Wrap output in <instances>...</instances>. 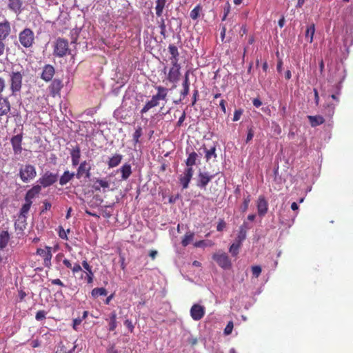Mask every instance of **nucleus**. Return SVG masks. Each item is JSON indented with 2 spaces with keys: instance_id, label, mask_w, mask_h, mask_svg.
Here are the masks:
<instances>
[{
  "instance_id": "59",
  "label": "nucleus",
  "mask_w": 353,
  "mask_h": 353,
  "mask_svg": "<svg viewBox=\"0 0 353 353\" xmlns=\"http://www.w3.org/2000/svg\"><path fill=\"white\" fill-rule=\"evenodd\" d=\"M340 94H341V92H340V86L339 85V86H338V91H337V92H336V94H332L331 95V97H332L334 100H335L337 103H339V96L340 95Z\"/></svg>"
},
{
  "instance_id": "30",
  "label": "nucleus",
  "mask_w": 353,
  "mask_h": 353,
  "mask_svg": "<svg viewBox=\"0 0 353 353\" xmlns=\"http://www.w3.org/2000/svg\"><path fill=\"white\" fill-rule=\"evenodd\" d=\"M307 118L312 127H316L325 122L324 118L321 116H308Z\"/></svg>"
},
{
  "instance_id": "7",
  "label": "nucleus",
  "mask_w": 353,
  "mask_h": 353,
  "mask_svg": "<svg viewBox=\"0 0 353 353\" xmlns=\"http://www.w3.org/2000/svg\"><path fill=\"white\" fill-rule=\"evenodd\" d=\"M36 253L43 259L44 266L46 268H50L51 266V259L52 257V248L50 246H46L44 249L38 248Z\"/></svg>"
},
{
  "instance_id": "15",
  "label": "nucleus",
  "mask_w": 353,
  "mask_h": 353,
  "mask_svg": "<svg viewBox=\"0 0 353 353\" xmlns=\"http://www.w3.org/2000/svg\"><path fill=\"white\" fill-rule=\"evenodd\" d=\"M256 207L258 214L260 216L263 217L267 214L268 210V203L263 196H260L259 197Z\"/></svg>"
},
{
  "instance_id": "12",
  "label": "nucleus",
  "mask_w": 353,
  "mask_h": 353,
  "mask_svg": "<svg viewBox=\"0 0 353 353\" xmlns=\"http://www.w3.org/2000/svg\"><path fill=\"white\" fill-rule=\"evenodd\" d=\"M63 87L62 81L59 79H54L48 86L50 94L52 97L60 96V92Z\"/></svg>"
},
{
  "instance_id": "58",
  "label": "nucleus",
  "mask_w": 353,
  "mask_h": 353,
  "mask_svg": "<svg viewBox=\"0 0 353 353\" xmlns=\"http://www.w3.org/2000/svg\"><path fill=\"white\" fill-rule=\"evenodd\" d=\"M226 101L224 99H221L219 102V106L222 110V112L225 114L226 113Z\"/></svg>"
},
{
  "instance_id": "41",
  "label": "nucleus",
  "mask_w": 353,
  "mask_h": 353,
  "mask_svg": "<svg viewBox=\"0 0 353 353\" xmlns=\"http://www.w3.org/2000/svg\"><path fill=\"white\" fill-rule=\"evenodd\" d=\"M82 266L86 270L87 275H94L92 267L90 265V264L88 263L86 260L82 261Z\"/></svg>"
},
{
  "instance_id": "44",
  "label": "nucleus",
  "mask_w": 353,
  "mask_h": 353,
  "mask_svg": "<svg viewBox=\"0 0 353 353\" xmlns=\"http://www.w3.org/2000/svg\"><path fill=\"white\" fill-rule=\"evenodd\" d=\"M261 268L259 265H254L252 267V272L255 278H258L261 273Z\"/></svg>"
},
{
  "instance_id": "18",
  "label": "nucleus",
  "mask_w": 353,
  "mask_h": 353,
  "mask_svg": "<svg viewBox=\"0 0 353 353\" xmlns=\"http://www.w3.org/2000/svg\"><path fill=\"white\" fill-rule=\"evenodd\" d=\"M72 165L75 167L79 164L81 158V149L78 145H76L70 152Z\"/></svg>"
},
{
  "instance_id": "33",
  "label": "nucleus",
  "mask_w": 353,
  "mask_h": 353,
  "mask_svg": "<svg viewBox=\"0 0 353 353\" xmlns=\"http://www.w3.org/2000/svg\"><path fill=\"white\" fill-rule=\"evenodd\" d=\"M247 224L246 223H243L240 227L239 230V233L237 234V238H239V241H244L247 236Z\"/></svg>"
},
{
  "instance_id": "19",
  "label": "nucleus",
  "mask_w": 353,
  "mask_h": 353,
  "mask_svg": "<svg viewBox=\"0 0 353 353\" xmlns=\"http://www.w3.org/2000/svg\"><path fill=\"white\" fill-rule=\"evenodd\" d=\"M10 103L7 97L0 96V116L7 115L10 111Z\"/></svg>"
},
{
  "instance_id": "49",
  "label": "nucleus",
  "mask_w": 353,
  "mask_h": 353,
  "mask_svg": "<svg viewBox=\"0 0 353 353\" xmlns=\"http://www.w3.org/2000/svg\"><path fill=\"white\" fill-rule=\"evenodd\" d=\"M59 236L60 238L63 239H68L66 231L63 229L62 226L59 227Z\"/></svg>"
},
{
  "instance_id": "56",
  "label": "nucleus",
  "mask_w": 353,
  "mask_h": 353,
  "mask_svg": "<svg viewBox=\"0 0 353 353\" xmlns=\"http://www.w3.org/2000/svg\"><path fill=\"white\" fill-rule=\"evenodd\" d=\"M50 281L52 285H57L61 287H65V285L59 279H52Z\"/></svg>"
},
{
  "instance_id": "34",
  "label": "nucleus",
  "mask_w": 353,
  "mask_h": 353,
  "mask_svg": "<svg viewBox=\"0 0 353 353\" xmlns=\"http://www.w3.org/2000/svg\"><path fill=\"white\" fill-rule=\"evenodd\" d=\"M194 234L192 232H188L184 235L181 244L183 247H186L188 245H189L194 239Z\"/></svg>"
},
{
  "instance_id": "47",
  "label": "nucleus",
  "mask_w": 353,
  "mask_h": 353,
  "mask_svg": "<svg viewBox=\"0 0 353 353\" xmlns=\"http://www.w3.org/2000/svg\"><path fill=\"white\" fill-rule=\"evenodd\" d=\"M46 312L44 310H39L37 312L35 319L37 321H42L46 319Z\"/></svg>"
},
{
  "instance_id": "36",
  "label": "nucleus",
  "mask_w": 353,
  "mask_h": 353,
  "mask_svg": "<svg viewBox=\"0 0 353 353\" xmlns=\"http://www.w3.org/2000/svg\"><path fill=\"white\" fill-rule=\"evenodd\" d=\"M202 10V7L199 4L196 6L193 10H191L190 16L192 19L196 20L199 18L200 12Z\"/></svg>"
},
{
  "instance_id": "43",
  "label": "nucleus",
  "mask_w": 353,
  "mask_h": 353,
  "mask_svg": "<svg viewBox=\"0 0 353 353\" xmlns=\"http://www.w3.org/2000/svg\"><path fill=\"white\" fill-rule=\"evenodd\" d=\"M239 249L240 248L232 243L229 248V252L232 254V256H236L239 253Z\"/></svg>"
},
{
  "instance_id": "13",
  "label": "nucleus",
  "mask_w": 353,
  "mask_h": 353,
  "mask_svg": "<svg viewBox=\"0 0 353 353\" xmlns=\"http://www.w3.org/2000/svg\"><path fill=\"white\" fill-rule=\"evenodd\" d=\"M214 175L210 174L208 172H200L198 174L197 186L200 188L205 189L208 183L212 179Z\"/></svg>"
},
{
  "instance_id": "35",
  "label": "nucleus",
  "mask_w": 353,
  "mask_h": 353,
  "mask_svg": "<svg viewBox=\"0 0 353 353\" xmlns=\"http://www.w3.org/2000/svg\"><path fill=\"white\" fill-rule=\"evenodd\" d=\"M108 292L104 288H95L91 292L92 296L94 298L99 296H106Z\"/></svg>"
},
{
  "instance_id": "32",
  "label": "nucleus",
  "mask_w": 353,
  "mask_h": 353,
  "mask_svg": "<svg viewBox=\"0 0 353 353\" xmlns=\"http://www.w3.org/2000/svg\"><path fill=\"white\" fill-rule=\"evenodd\" d=\"M315 32V25L312 23L310 26L307 28L305 37L306 39L311 43L313 41V37Z\"/></svg>"
},
{
  "instance_id": "14",
  "label": "nucleus",
  "mask_w": 353,
  "mask_h": 353,
  "mask_svg": "<svg viewBox=\"0 0 353 353\" xmlns=\"http://www.w3.org/2000/svg\"><path fill=\"white\" fill-rule=\"evenodd\" d=\"M55 74V69L50 64H46L44 65L41 74V78L44 80L46 82H48L52 80V78Z\"/></svg>"
},
{
  "instance_id": "6",
  "label": "nucleus",
  "mask_w": 353,
  "mask_h": 353,
  "mask_svg": "<svg viewBox=\"0 0 353 353\" xmlns=\"http://www.w3.org/2000/svg\"><path fill=\"white\" fill-rule=\"evenodd\" d=\"M212 259L223 269L227 270L232 267V263L229 256L222 251L214 253L212 255Z\"/></svg>"
},
{
  "instance_id": "63",
  "label": "nucleus",
  "mask_w": 353,
  "mask_h": 353,
  "mask_svg": "<svg viewBox=\"0 0 353 353\" xmlns=\"http://www.w3.org/2000/svg\"><path fill=\"white\" fill-rule=\"evenodd\" d=\"M171 60H172V68H179V70H180L181 69V65L178 63L179 59H171Z\"/></svg>"
},
{
  "instance_id": "60",
  "label": "nucleus",
  "mask_w": 353,
  "mask_h": 353,
  "mask_svg": "<svg viewBox=\"0 0 353 353\" xmlns=\"http://www.w3.org/2000/svg\"><path fill=\"white\" fill-rule=\"evenodd\" d=\"M252 103L253 105L255 106L256 108H259L262 105V102L259 98H254L252 100Z\"/></svg>"
},
{
  "instance_id": "55",
  "label": "nucleus",
  "mask_w": 353,
  "mask_h": 353,
  "mask_svg": "<svg viewBox=\"0 0 353 353\" xmlns=\"http://www.w3.org/2000/svg\"><path fill=\"white\" fill-rule=\"evenodd\" d=\"M254 137V132L252 128H250L248 130V132L246 137V142L248 143L250 141H251L253 139Z\"/></svg>"
},
{
  "instance_id": "27",
  "label": "nucleus",
  "mask_w": 353,
  "mask_h": 353,
  "mask_svg": "<svg viewBox=\"0 0 353 353\" xmlns=\"http://www.w3.org/2000/svg\"><path fill=\"white\" fill-rule=\"evenodd\" d=\"M109 323H108V330L110 332L114 331L117 327V313L115 311L112 312L109 316Z\"/></svg>"
},
{
  "instance_id": "16",
  "label": "nucleus",
  "mask_w": 353,
  "mask_h": 353,
  "mask_svg": "<svg viewBox=\"0 0 353 353\" xmlns=\"http://www.w3.org/2000/svg\"><path fill=\"white\" fill-rule=\"evenodd\" d=\"M11 32L10 23L8 20H5L0 23V40L4 41L10 35Z\"/></svg>"
},
{
  "instance_id": "64",
  "label": "nucleus",
  "mask_w": 353,
  "mask_h": 353,
  "mask_svg": "<svg viewBox=\"0 0 353 353\" xmlns=\"http://www.w3.org/2000/svg\"><path fill=\"white\" fill-rule=\"evenodd\" d=\"M160 28H161V34L163 36H165V24L163 19H161V23L160 24Z\"/></svg>"
},
{
  "instance_id": "24",
  "label": "nucleus",
  "mask_w": 353,
  "mask_h": 353,
  "mask_svg": "<svg viewBox=\"0 0 353 353\" xmlns=\"http://www.w3.org/2000/svg\"><path fill=\"white\" fill-rule=\"evenodd\" d=\"M92 187L95 191H100L102 188L103 189V192H105V189L110 187V183L105 179H97Z\"/></svg>"
},
{
  "instance_id": "11",
  "label": "nucleus",
  "mask_w": 353,
  "mask_h": 353,
  "mask_svg": "<svg viewBox=\"0 0 353 353\" xmlns=\"http://www.w3.org/2000/svg\"><path fill=\"white\" fill-rule=\"evenodd\" d=\"M190 313L193 320L199 321L205 314V307L199 304H194L190 308Z\"/></svg>"
},
{
  "instance_id": "5",
  "label": "nucleus",
  "mask_w": 353,
  "mask_h": 353,
  "mask_svg": "<svg viewBox=\"0 0 353 353\" xmlns=\"http://www.w3.org/2000/svg\"><path fill=\"white\" fill-rule=\"evenodd\" d=\"M23 74L21 72H12L10 74V88L12 94L15 95L19 92L22 87V79Z\"/></svg>"
},
{
  "instance_id": "40",
  "label": "nucleus",
  "mask_w": 353,
  "mask_h": 353,
  "mask_svg": "<svg viewBox=\"0 0 353 353\" xmlns=\"http://www.w3.org/2000/svg\"><path fill=\"white\" fill-rule=\"evenodd\" d=\"M142 136V128L141 126H138L133 134V141L134 144L139 142V138Z\"/></svg>"
},
{
  "instance_id": "31",
  "label": "nucleus",
  "mask_w": 353,
  "mask_h": 353,
  "mask_svg": "<svg viewBox=\"0 0 353 353\" xmlns=\"http://www.w3.org/2000/svg\"><path fill=\"white\" fill-rule=\"evenodd\" d=\"M10 239V235L8 231H2L0 233V248L6 247Z\"/></svg>"
},
{
  "instance_id": "25",
  "label": "nucleus",
  "mask_w": 353,
  "mask_h": 353,
  "mask_svg": "<svg viewBox=\"0 0 353 353\" xmlns=\"http://www.w3.org/2000/svg\"><path fill=\"white\" fill-rule=\"evenodd\" d=\"M119 171L121 173V179L122 180H127L130 176L132 174V167L129 163L123 164L119 169Z\"/></svg>"
},
{
  "instance_id": "23",
  "label": "nucleus",
  "mask_w": 353,
  "mask_h": 353,
  "mask_svg": "<svg viewBox=\"0 0 353 353\" xmlns=\"http://www.w3.org/2000/svg\"><path fill=\"white\" fill-rule=\"evenodd\" d=\"M122 159H123V156L121 154H114L112 157L109 158V160L107 163L108 168H113L118 166L121 163Z\"/></svg>"
},
{
  "instance_id": "29",
  "label": "nucleus",
  "mask_w": 353,
  "mask_h": 353,
  "mask_svg": "<svg viewBox=\"0 0 353 353\" xmlns=\"http://www.w3.org/2000/svg\"><path fill=\"white\" fill-rule=\"evenodd\" d=\"M198 157V154L194 151L188 154V157L185 160V165L187 168H192L196 164V161Z\"/></svg>"
},
{
  "instance_id": "9",
  "label": "nucleus",
  "mask_w": 353,
  "mask_h": 353,
  "mask_svg": "<svg viewBox=\"0 0 353 353\" xmlns=\"http://www.w3.org/2000/svg\"><path fill=\"white\" fill-rule=\"evenodd\" d=\"M58 179V174L47 171L39 179V183L43 188H47L54 184Z\"/></svg>"
},
{
  "instance_id": "3",
  "label": "nucleus",
  "mask_w": 353,
  "mask_h": 353,
  "mask_svg": "<svg viewBox=\"0 0 353 353\" xmlns=\"http://www.w3.org/2000/svg\"><path fill=\"white\" fill-rule=\"evenodd\" d=\"M70 54L68 40L58 38L54 42L53 54L57 57H63Z\"/></svg>"
},
{
  "instance_id": "20",
  "label": "nucleus",
  "mask_w": 353,
  "mask_h": 353,
  "mask_svg": "<svg viewBox=\"0 0 353 353\" xmlns=\"http://www.w3.org/2000/svg\"><path fill=\"white\" fill-rule=\"evenodd\" d=\"M41 188L39 185H34L29 190L25 196V201L32 202V199L37 196L41 192Z\"/></svg>"
},
{
  "instance_id": "8",
  "label": "nucleus",
  "mask_w": 353,
  "mask_h": 353,
  "mask_svg": "<svg viewBox=\"0 0 353 353\" xmlns=\"http://www.w3.org/2000/svg\"><path fill=\"white\" fill-rule=\"evenodd\" d=\"M91 169L90 163L86 161H83L79 163L75 176L78 179H81L83 176L89 179L91 176Z\"/></svg>"
},
{
  "instance_id": "22",
  "label": "nucleus",
  "mask_w": 353,
  "mask_h": 353,
  "mask_svg": "<svg viewBox=\"0 0 353 353\" xmlns=\"http://www.w3.org/2000/svg\"><path fill=\"white\" fill-rule=\"evenodd\" d=\"M181 75L179 68H171L168 74V80L171 83H176L179 80Z\"/></svg>"
},
{
  "instance_id": "2",
  "label": "nucleus",
  "mask_w": 353,
  "mask_h": 353,
  "mask_svg": "<svg viewBox=\"0 0 353 353\" xmlns=\"http://www.w3.org/2000/svg\"><path fill=\"white\" fill-rule=\"evenodd\" d=\"M19 41L23 48H32L35 43V36L33 30L29 28H24L19 34Z\"/></svg>"
},
{
  "instance_id": "1",
  "label": "nucleus",
  "mask_w": 353,
  "mask_h": 353,
  "mask_svg": "<svg viewBox=\"0 0 353 353\" xmlns=\"http://www.w3.org/2000/svg\"><path fill=\"white\" fill-rule=\"evenodd\" d=\"M155 88L157 90V93L155 95H153L151 100L148 101L143 107L141 110V114L146 113L151 108L159 105V100H166L168 89L161 85L157 86Z\"/></svg>"
},
{
  "instance_id": "39",
  "label": "nucleus",
  "mask_w": 353,
  "mask_h": 353,
  "mask_svg": "<svg viewBox=\"0 0 353 353\" xmlns=\"http://www.w3.org/2000/svg\"><path fill=\"white\" fill-rule=\"evenodd\" d=\"M216 147L213 146L209 150H205V159L206 161H208L210 160L212 157L216 158Z\"/></svg>"
},
{
  "instance_id": "17",
  "label": "nucleus",
  "mask_w": 353,
  "mask_h": 353,
  "mask_svg": "<svg viewBox=\"0 0 353 353\" xmlns=\"http://www.w3.org/2000/svg\"><path fill=\"white\" fill-rule=\"evenodd\" d=\"M10 142L12 146L14 153L16 154H20L22 150V135L17 134L14 136L13 137H12Z\"/></svg>"
},
{
  "instance_id": "26",
  "label": "nucleus",
  "mask_w": 353,
  "mask_h": 353,
  "mask_svg": "<svg viewBox=\"0 0 353 353\" xmlns=\"http://www.w3.org/2000/svg\"><path fill=\"white\" fill-rule=\"evenodd\" d=\"M74 176L75 174L74 172H70L68 170L65 171L59 179V184L61 185H65L71 181Z\"/></svg>"
},
{
  "instance_id": "28",
  "label": "nucleus",
  "mask_w": 353,
  "mask_h": 353,
  "mask_svg": "<svg viewBox=\"0 0 353 353\" xmlns=\"http://www.w3.org/2000/svg\"><path fill=\"white\" fill-rule=\"evenodd\" d=\"M168 0H157L156 1V14L157 17H161L163 12V10L165 7Z\"/></svg>"
},
{
  "instance_id": "48",
  "label": "nucleus",
  "mask_w": 353,
  "mask_h": 353,
  "mask_svg": "<svg viewBox=\"0 0 353 353\" xmlns=\"http://www.w3.org/2000/svg\"><path fill=\"white\" fill-rule=\"evenodd\" d=\"M242 114H243V110H241V109L236 110L234 112L233 121H239L240 119Z\"/></svg>"
},
{
  "instance_id": "46",
  "label": "nucleus",
  "mask_w": 353,
  "mask_h": 353,
  "mask_svg": "<svg viewBox=\"0 0 353 353\" xmlns=\"http://www.w3.org/2000/svg\"><path fill=\"white\" fill-rule=\"evenodd\" d=\"M233 327H234L233 322L229 321L228 323L227 324L226 327L224 329V334L225 335L230 334L232 332Z\"/></svg>"
},
{
  "instance_id": "45",
  "label": "nucleus",
  "mask_w": 353,
  "mask_h": 353,
  "mask_svg": "<svg viewBox=\"0 0 353 353\" xmlns=\"http://www.w3.org/2000/svg\"><path fill=\"white\" fill-rule=\"evenodd\" d=\"M225 227H226L225 221L223 219H220L218 222V224L216 225V230L219 232H222L225 228Z\"/></svg>"
},
{
  "instance_id": "62",
  "label": "nucleus",
  "mask_w": 353,
  "mask_h": 353,
  "mask_svg": "<svg viewBox=\"0 0 353 353\" xmlns=\"http://www.w3.org/2000/svg\"><path fill=\"white\" fill-rule=\"evenodd\" d=\"M51 203L48 201H43V209L42 210V212H44L45 210H49L51 208Z\"/></svg>"
},
{
  "instance_id": "4",
  "label": "nucleus",
  "mask_w": 353,
  "mask_h": 353,
  "mask_svg": "<svg viewBox=\"0 0 353 353\" xmlns=\"http://www.w3.org/2000/svg\"><path fill=\"white\" fill-rule=\"evenodd\" d=\"M19 176L23 182H29L37 176L35 167L30 164L22 165L19 169Z\"/></svg>"
},
{
  "instance_id": "54",
  "label": "nucleus",
  "mask_w": 353,
  "mask_h": 353,
  "mask_svg": "<svg viewBox=\"0 0 353 353\" xmlns=\"http://www.w3.org/2000/svg\"><path fill=\"white\" fill-rule=\"evenodd\" d=\"M183 86L189 85L190 86V82H189V72H186L184 76L183 82L182 83Z\"/></svg>"
},
{
  "instance_id": "52",
  "label": "nucleus",
  "mask_w": 353,
  "mask_h": 353,
  "mask_svg": "<svg viewBox=\"0 0 353 353\" xmlns=\"http://www.w3.org/2000/svg\"><path fill=\"white\" fill-rule=\"evenodd\" d=\"M189 85L183 86V90L181 92V97L184 99L189 94Z\"/></svg>"
},
{
  "instance_id": "50",
  "label": "nucleus",
  "mask_w": 353,
  "mask_h": 353,
  "mask_svg": "<svg viewBox=\"0 0 353 353\" xmlns=\"http://www.w3.org/2000/svg\"><path fill=\"white\" fill-rule=\"evenodd\" d=\"M124 325L131 332H133L134 327L131 320L126 319L124 322Z\"/></svg>"
},
{
  "instance_id": "10",
  "label": "nucleus",
  "mask_w": 353,
  "mask_h": 353,
  "mask_svg": "<svg viewBox=\"0 0 353 353\" xmlns=\"http://www.w3.org/2000/svg\"><path fill=\"white\" fill-rule=\"evenodd\" d=\"M194 174V170L192 168H186L184 172L179 177V182L182 185L183 189H187L189 186L192 176Z\"/></svg>"
},
{
  "instance_id": "37",
  "label": "nucleus",
  "mask_w": 353,
  "mask_h": 353,
  "mask_svg": "<svg viewBox=\"0 0 353 353\" xmlns=\"http://www.w3.org/2000/svg\"><path fill=\"white\" fill-rule=\"evenodd\" d=\"M32 202H26L25 201V203L22 205L21 210H20V215L23 217L26 218V215L28 214L30 207L32 205Z\"/></svg>"
},
{
  "instance_id": "21",
  "label": "nucleus",
  "mask_w": 353,
  "mask_h": 353,
  "mask_svg": "<svg viewBox=\"0 0 353 353\" xmlns=\"http://www.w3.org/2000/svg\"><path fill=\"white\" fill-rule=\"evenodd\" d=\"M23 1L21 0H8V8L16 14L21 12Z\"/></svg>"
},
{
  "instance_id": "51",
  "label": "nucleus",
  "mask_w": 353,
  "mask_h": 353,
  "mask_svg": "<svg viewBox=\"0 0 353 353\" xmlns=\"http://www.w3.org/2000/svg\"><path fill=\"white\" fill-rule=\"evenodd\" d=\"M72 272L74 274L82 270L81 266L79 263H75L74 266H72Z\"/></svg>"
},
{
  "instance_id": "38",
  "label": "nucleus",
  "mask_w": 353,
  "mask_h": 353,
  "mask_svg": "<svg viewBox=\"0 0 353 353\" xmlns=\"http://www.w3.org/2000/svg\"><path fill=\"white\" fill-rule=\"evenodd\" d=\"M168 50H169L170 54L172 55V57L170 59H179V53L178 48L176 46H175L174 45H170L168 46Z\"/></svg>"
},
{
  "instance_id": "53",
  "label": "nucleus",
  "mask_w": 353,
  "mask_h": 353,
  "mask_svg": "<svg viewBox=\"0 0 353 353\" xmlns=\"http://www.w3.org/2000/svg\"><path fill=\"white\" fill-rule=\"evenodd\" d=\"M82 319L77 318L73 320V328L77 330V327L81 323Z\"/></svg>"
},
{
  "instance_id": "42",
  "label": "nucleus",
  "mask_w": 353,
  "mask_h": 353,
  "mask_svg": "<svg viewBox=\"0 0 353 353\" xmlns=\"http://www.w3.org/2000/svg\"><path fill=\"white\" fill-rule=\"evenodd\" d=\"M250 201H251L250 195L248 194V196L246 197H245L243 199V205L241 207L242 212H244L248 209V206H249V203H250Z\"/></svg>"
},
{
  "instance_id": "61",
  "label": "nucleus",
  "mask_w": 353,
  "mask_h": 353,
  "mask_svg": "<svg viewBox=\"0 0 353 353\" xmlns=\"http://www.w3.org/2000/svg\"><path fill=\"white\" fill-rule=\"evenodd\" d=\"M199 96V92L197 90H195L194 91V93H193V97H192V105H194V104L196 103V101H197V97Z\"/></svg>"
},
{
  "instance_id": "57",
  "label": "nucleus",
  "mask_w": 353,
  "mask_h": 353,
  "mask_svg": "<svg viewBox=\"0 0 353 353\" xmlns=\"http://www.w3.org/2000/svg\"><path fill=\"white\" fill-rule=\"evenodd\" d=\"M185 119V112H183L177 121V123H176L177 126L180 127L183 124Z\"/></svg>"
}]
</instances>
